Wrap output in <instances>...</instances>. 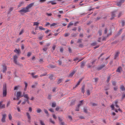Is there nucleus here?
<instances>
[{
  "mask_svg": "<svg viewBox=\"0 0 125 125\" xmlns=\"http://www.w3.org/2000/svg\"><path fill=\"white\" fill-rule=\"evenodd\" d=\"M56 24L55 23H53L50 25V27H51L52 26H54L56 25Z\"/></svg>",
  "mask_w": 125,
  "mask_h": 125,
  "instance_id": "37998d69",
  "label": "nucleus"
},
{
  "mask_svg": "<svg viewBox=\"0 0 125 125\" xmlns=\"http://www.w3.org/2000/svg\"><path fill=\"white\" fill-rule=\"evenodd\" d=\"M108 31V29L107 28H106L105 29L104 31V33L105 34H106Z\"/></svg>",
  "mask_w": 125,
  "mask_h": 125,
  "instance_id": "de8ad7c7",
  "label": "nucleus"
},
{
  "mask_svg": "<svg viewBox=\"0 0 125 125\" xmlns=\"http://www.w3.org/2000/svg\"><path fill=\"white\" fill-rule=\"evenodd\" d=\"M52 116L53 117L54 119H55V120H56V119L57 118V117L56 116L55 114H52Z\"/></svg>",
  "mask_w": 125,
  "mask_h": 125,
  "instance_id": "473e14b6",
  "label": "nucleus"
},
{
  "mask_svg": "<svg viewBox=\"0 0 125 125\" xmlns=\"http://www.w3.org/2000/svg\"><path fill=\"white\" fill-rule=\"evenodd\" d=\"M19 87V86H17L14 87V90H17Z\"/></svg>",
  "mask_w": 125,
  "mask_h": 125,
  "instance_id": "ea45409f",
  "label": "nucleus"
},
{
  "mask_svg": "<svg viewBox=\"0 0 125 125\" xmlns=\"http://www.w3.org/2000/svg\"><path fill=\"white\" fill-rule=\"evenodd\" d=\"M39 121L41 125H45V124L44 123V122L42 120H40Z\"/></svg>",
  "mask_w": 125,
  "mask_h": 125,
  "instance_id": "4be33fe9",
  "label": "nucleus"
},
{
  "mask_svg": "<svg viewBox=\"0 0 125 125\" xmlns=\"http://www.w3.org/2000/svg\"><path fill=\"white\" fill-rule=\"evenodd\" d=\"M39 28L41 30H45V29L44 28H43L42 26H39Z\"/></svg>",
  "mask_w": 125,
  "mask_h": 125,
  "instance_id": "bb28decb",
  "label": "nucleus"
},
{
  "mask_svg": "<svg viewBox=\"0 0 125 125\" xmlns=\"http://www.w3.org/2000/svg\"><path fill=\"white\" fill-rule=\"evenodd\" d=\"M60 108V107L59 106H57L55 110L57 111H58Z\"/></svg>",
  "mask_w": 125,
  "mask_h": 125,
  "instance_id": "0e129e2a",
  "label": "nucleus"
},
{
  "mask_svg": "<svg viewBox=\"0 0 125 125\" xmlns=\"http://www.w3.org/2000/svg\"><path fill=\"white\" fill-rule=\"evenodd\" d=\"M84 88L85 86L84 85H83L82 86V92L83 93H84Z\"/></svg>",
  "mask_w": 125,
  "mask_h": 125,
  "instance_id": "f3484780",
  "label": "nucleus"
},
{
  "mask_svg": "<svg viewBox=\"0 0 125 125\" xmlns=\"http://www.w3.org/2000/svg\"><path fill=\"white\" fill-rule=\"evenodd\" d=\"M56 104L55 102H53L52 104V107H55L56 106Z\"/></svg>",
  "mask_w": 125,
  "mask_h": 125,
  "instance_id": "412c9836",
  "label": "nucleus"
},
{
  "mask_svg": "<svg viewBox=\"0 0 125 125\" xmlns=\"http://www.w3.org/2000/svg\"><path fill=\"white\" fill-rule=\"evenodd\" d=\"M58 61L59 64V65H61L62 63V61H61V60H58Z\"/></svg>",
  "mask_w": 125,
  "mask_h": 125,
  "instance_id": "3c124183",
  "label": "nucleus"
},
{
  "mask_svg": "<svg viewBox=\"0 0 125 125\" xmlns=\"http://www.w3.org/2000/svg\"><path fill=\"white\" fill-rule=\"evenodd\" d=\"M98 33L99 34V36H101L102 34V31L101 30H99L98 31Z\"/></svg>",
  "mask_w": 125,
  "mask_h": 125,
  "instance_id": "4c0bfd02",
  "label": "nucleus"
},
{
  "mask_svg": "<svg viewBox=\"0 0 125 125\" xmlns=\"http://www.w3.org/2000/svg\"><path fill=\"white\" fill-rule=\"evenodd\" d=\"M81 67H83L85 63L84 62H81Z\"/></svg>",
  "mask_w": 125,
  "mask_h": 125,
  "instance_id": "f704fd0d",
  "label": "nucleus"
},
{
  "mask_svg": "<svg viewBox=\"0 0 125 125\" xmlns=\"http://www.w3.org/2000/svg\"><path fill=\"white\" fill-rule=\"evenodd\" d=\"M79 107H80V106L78 107V105L76 107V108L75 109V110L76 111H79Z\"/></svg>",
  "mask_w": 125,
  "mask_h": 125,
  "instance_id": "58836bf2",
  "label": "nucleus"
},
{
  "mask_svg": "<svg viewBox=\"0 0 125 125\" xmlns=\"http://www.w3.org/2000/svg\"><path fill=\"white\" fill-rule=\"evenodd\" d=\"M112 83L113 85H116V83L115 82L113 81L112 82Z\"/></svg>",
  "mask_w": 125,
  "mask_h": 125,
  "instance_id": "69168bd1",
  "label": "nucleus"
},
{
  "mask_svg": "<svg viewBox=\"0 0 125 125\" xmlns=\"http://www.w3.org/2000/svg\"><path fill=\"white\" fill-rule=\"evenodd\" d=\"M3 73H5L7 70V67L3 65Z\"/></svg>",
  "mask_w": 125,
  "mask_h": 125,
  "instance_id": "9b49d317",
  "label": "nucleus"
},
{
  "mask_svg": "<svg viewBox=\"0 0 125 125\" xmlns=\"http://www.w3.org/2000/svg\"><path fill=\"white\" fill-rule=\"evenodd\" d=\"M73 25V23H70L68 25V26H67V28H68L70 27L71 25Z\"/></svg>",
  "mask_w": 125,
  "mask_h": 125,
  "instance_id": "a18cd8bd",
  "label": "nucleus"
},
{
  "mask_svg": "<svg viewBox=\"0 0 125 125\" xmlns=\"http://www.w3.org/2000/svg\"><path fill=\"white\" fill-rule=\"evenodd\" d=\"M7 94V89L6 84L5 83L3 87V97L6 96Z\"/></svg>",
  "mask_w": 125,
  "mask_h": 125,
  "instance_id": "f03ea898",
  "label": "nucleus"
},
{
  "mask_svg": "<svg viewBox=\"0 0 125 125\" xmlns=\"http://www.w3.org/2000/svg\"><path fill=\"white\" fill-rule=\"evenodd\" d=\"M83 100H82L81 101H80L79 104H78V107L80 106H81V105H82L83 104Z\"/></svg>",
  "mask_w": 125,
  "mask_h": 125,
  "instance_id": "aec40b11",
  "label": "nucleus"
},
{
  "mask_svg": "<svg viewBox=\"0 0 125 125\" xmlns=\"http://www.w3.org/2000/svg\"><path fill=\"white\" fill-rule=\"evenodd\" d=\"M84 112L85 113L87 112V107H84L83 108Z\"/></svg>",
  "mask_w": 125,
  "mask_h": 125,
  "instance_id": "c85d7f7f",
  "label": "nucleus"
},
{
  "mask_svg": "<svg viewBox=\"0 0 125 125\" xmlns=\"http://www.w3.org/2000/svg\"><path fill=\"white\" fill-rule=\"evenodd\" d=\"M37 84V83L36 82H35V85H32L31 87L32 88H34L36 85Z\"/></svg>",
  "mask_w": 125,
  "mask_h": 125,
  "instance_id": "72a5a7b5",
  "label": "nucleus"
},
{
  "mask_svg": "<svg viewBox=\"0 0 125 125\" xmlns=\"http://www.w3.org/2000/svg\"><path fill=\"white\" fill-rule=\"evenodd\" d=\"M42 110L41 109L38 108L37 109L36 111L37 113H39L42 112Z\"/></svg>",
  "mask_w": 125,
  "mask_h": 125,
  "instance_id": "5701e85b",
  "label": "nucleus"
},
{
  "mask_svg": "<svg viewBox=\"0 0 125 125\" xmlns=\"http://www.w3.org/2000/svg\"><path fill=\"white\" fill-rule=\"evenodd\" d=\"M62 81V79H59L58 80V82H57V83L58 84L60 83H61Z\"/></svg>",
  "mask_w": 125,
  "mask_h": 125,
  "instance_id": "79ce46f5",
  "label": "nucleus"
},
{
  "mask_svg": "<svg viewBox=\"0 0 125 125\" xmlns=\"http://www.w3.org/2000/svg\"><path fill=\"white\" fill-rule=\"evenodd\" d=\"M13 8L12 7H10V9H9V12L8 13V14H9L13 10Z\"/></svg>",
  "mask_w": 125,
  "mask_h": 125,
  "instance_id": "7c9ffc66",
  "label": "nucleus"
},
{
  "mask_svg": "<svg viewBox=\"0 0 125 125\" xmlns=\"http://www.w3.org/2000/svg\"><path fill=\"white\" fill-rule=\"evenodd\" d=\"M24 98H26V99L25 100V101L26 102L27 101H28L29 97L28 95L27 94H25V93H24Z\"/></svg>",
  "mask_w": 125,
  "mask_h": 125,
  "instance_id": "0eeeda50",
  "label": "nucleus"
},
{
  "mask_svg": "<svg viewBox=\"0 0 125 125\" xmlns=\"http://www.w3.org/2000/svg\"><path fill=\"white\" fill-rule=\"evenodd\" d=\"M3 101H0V109H2L5 108V104H2Z\"/></svg>",
  "mask_w": 125,
  "mask_h": 125,
  "instance_id": "6e6552de",
  "label": "nucleus"
},
{
  "mask_svg": "<svg viewBox=\"0 0 125 125\" xmlns=\"http://www.w3.org/2000/svg\"><path fill=\"white\" fill-rule=\"evenodd\" d=\"M122 14V13L121 12H120L118 15V17H120Z\"/></svg>",
  "mask_w": 125,
  "mask_h": 125,
  "instance_id": "052dcab7",
  "label": "nucleus"
},
{
  "mask_svg": "<svg viewBox=\"0 0 125 125\" xmlns=\"http://www.w3.org/2000/svg\"><path fill=\"white\" fill-rule=\"evenodd\" d=\"M69 35L70 34L69 33H65L64 34V36L65 37H66Z\"/></svg>",
  "mask_w": 125,
  "mask_h": 125,
  "instance_id": "e433bc0d",
  "label": "nucleus"
},
{
  "mask_svg": "<svg viewBox=\"0 0 125 125\" xmlns=\"http://www.w3.org/2000/svg\"><path fill=\"white\" fill-rule=\"evenodd\" d=\"M111 78V77L110 76H109L107 78V82H108L110 80Z\"/></svg>",
  "mask_w": 125,
  "mask_h": 125,
  "instance_id": "09e8293b",
  "label": "nucleus"
},
{
  "mask_svg": "<svg viewBox=\"0 0 125 125\" xmlns=\"http://www.w3.org/2000/svg\"><path fill=\"white\" fill-rule=\"evenodd\" d=\"M44 110L45 113L47 114V115L48 116L49 114L48 113V112L47 110L46 109H44Z\"/></svg>",
  "mask_w": 125,
  "mask_h": 125,
  "instance_id": "c9c22d12",
  "label": "nucleus"
},
{
  "mask_svg": "<svg viewBox=\"0 0 125 125\" xmlns=\"http://www.w3.org/2000/svg\"><path fill=\"white\" fill-rule=\"evenodd\" d=\"M117 5L118 6H120L121 5V4L120 2L119 1V2H118L117 3Z\"/></svg>",
  "mask_w": 125,
  "mask_h": 125,
  "instance_id": "49530a36",
  "label": "nucleus"
},
{
  "mask_svg": "<svg viewBox=\"0 0 125 125\" xmlns=\"http://www.w3.org/2000/svg\"><path fill=\"white\" fill-rule=\"evenodd\" d=\"M23 93V95H21L22 93L21 91H19L17 92V100H19L20 99V98L21 97L24 96V93Z\"/></svg>",
  "mask_w": 125,
  "mask_h": 125,
  "instance_id": "20e7f679",
  "label": "nucleus"
},
{
  "mask_svg": "<svg viewBox=\"0 0 125 125\" xmlns=\"http://www.w3.org/2000/svg\"><path fill=\"white\" fill-rule=\"evenodd\" d=\"M14 51L15 52H16L18 54L20 52V50H17V49L15 50Z\"/></svg>",
  "mask_w": 125,
  "mask_h": 125,
  "instance_id": "a211bd4d",
  "label": "nucleus"
},
{
  "mask_svg": "<svg viewBox=\"0 0 125 125\" xmlns=\"http://www.w3.org/2000/svg\"><path fill=\"white\" fill-rule=\"evenodd\" d=\"M26 114L27 117V118L29 120V121L30 122V120L31 119V117L29 113L28 112H27L26 113Z\"/></svg>",
  "mask_w": 125,
  "mask_h": 125,
  "instance_id": "1a4fd4ad",
  "label": "nucleus"
},
{
  "mask_svg": "<svg viewBox=\"0 0 125 125\" xmlns=\"http://www.w3.org/2000/svg\"><path fill=\"white\" fill-rule=\"evenodd\" d=\"M24 83L25 84V88L24 89V90L25 91L26 90V88H27V86L28 85V84L26 82H24Z\"/></svg>",
  "mask_w": 125,
  "mask_h": 125,
  "instance_id": "cd10ccee",
  "label": "nucleus"
},
{
  "mask_svg": "<svg viewBox=\"0 0 125 125\" xmlns=\"http://www.w3.org/2000/svg\"><path fill=\"white\" fill-rule=\"evenodd\" d=\"M48 48L47 47H45L43 49V50L44 51H46L48 49Z\"/></svg>",
  "mask_w": 125,
  "mask_h": 125,
  "instance_id": "864d4df0",
  "label": "nucleus"
},
{
  "mask_svg": "<svg viewBox=\"0 0 125 125\" xmlns=\"http://www.w3.org/2000/svg\"><path fill=\"white\" fill-rule=\"evenodd\" d=\"M31 75H32V77L34 78H38V75H36L35 76H34V74L35 73H31Z\"/></svg>",
  "mask_w": 125,
  "mask_h": 125,
  "instance_id": "ddd939ff",
  "label": "nucleus"
},
{
  "mask_svg": "<svg viewBox=\"0 0 125 125\" xmlns=\"http://www.w3.org/2000/svg\"><path fill=\"white\" fill-rule=\"evenodd\" d=\"M50 67L52 68H53L55 67V66L52 65H50Z\"/></svg>",
  "mask_w": 125,
  "mask_h": 125,
  "instance_id": "338daca9",
  "label": "nucleus"
},
{
  "mask_svg": "<svg viewBox=\"0 0 125 125\" xmlns=\"http://www.w3.org/2000/svg\"><path fill=\"white\" fill-rule=\"evenodd\" d=\"M60 123L61 125H65L64 123V122H61Z\"/></svg>",
  "mask_w": 125,
  "mask_h": 125,
  "instance_id": "774afa93",
  "label": "nucleus"
},
{
  "mask_svg": "<svg viewBox=\"0 0 125 125\" xmlns=\"http://www.w3.org/2000/svg\"><path fill=\"white\" fill-rule=\"evenodd\" d=\"M75 73V71H72V72H71V73H70L69 74V77H72L73 75Z\"/></svg>",
  "mask_w": 125,
  "mask_h": 125,
  "instance_id": "9d476101",
  "label": "nucleus"
},
{
  "mask_svg": "<svg viewBox=\"0 0 125 125\" xmlns=\"http://www.w3.org/2000/svg\"><path fill=\"white\" fill-rule=\"evenodd\" d=\"M120 89L122 91H124L125 90V89L124 86L123 85H121L120 88Z\"/></svg>",
  "mask_w": 125,
  "mask_h": 125,
  "instance_id": "dca6fc26",
  "label": "nucleus"
},
{
  "mask_svg": "<svg viewBox=\"0 0 125 125\" xmlns=\"http://www.w3.org/2000/svg\"><path fill=\"white\" fill-rule=\"evenodd\" d=\"M116 13V11H115L112 12L111 16L112 18H111V20H112L114 17L115 16Z\"/></svg>",
  "mask_w": 125,
  "mask_h": 125,
  "instance_id": "423d86ee",
  "label": "nucleus"
},
{
  "mask_svg": "<svg viewBox=\"0 0 125 125\" xmlns=\"http://www.w3.org/2000/svg\"><path fill=\"white\" fill-rule=\"evenodd\" d=\"M122 70V68L121 67H119L117 69L116 71L117 72H120V71Z\"/></svg>",
  "mask_w": 125,
  "mask_h": 125,
  "instance_id": "393cba45",
  "label": "nucleus"
},
{
  "mask_svg": "<svg viewBox=\"0 0 125 125\" xmlns=\"http://www.w3.org/2000/svg\"><path fill=\"white\" fill-rule=\"evenodd\" d=\"M58 118L59 121L60 123H61V122H62V121L63 120V119L62 117L61 118L59 117H58Z\"/></svg>",
  "mask_w": 125,
  "mask_h": 125,
  "instance_id": "a878e982",
  "label": "nucleus"
},
{
  "mask_svg": "<svg viewBox=\"0 0 125 125\" xmlns=\"http://www.w3.org/2000/svg\"><path fill=\"white\" fill-rule=\"evenodd\" d=\"M31 55V53L30 52H28L27 53V56L28 57H29Z\"/></svg>",
  "mask_w": 125,
  "mask_h": 125,
  "instance_id": "e2e57ef3",
  "label": "nucleus"
},
{
  "mask_svg": "<svg viewBox=\"0 0 125 125\" xmlns=\"http://www.w3.org/2000/svg\"><path fill=\"white\" fill-rule=\"evenodd\" d=\"M121 24L122 26H124L125 25V22L124 21H123L122 22Z\"/></svg>",
  "mask_w": 125,
  "mask_h": 125,
  "instance_id": "8fccbe9b",
  "label": "nucleus"
},
{
  "mask_svg": "<svg viewBox=\"0 0 125 125\" xmlns=\"http://www.w3.org/2000/svg\"><path fill=\"white\" fill-rule=\"evenodd\" d=\"M119 53V52H117L115 54V57H114V59H116L117 57L118 56V55Z\"/></svg>",
  "mask_w": 125,
  "mask_h": 125,
  "instance_id": "2eb2a0df",
  "label": "nucleus"
},
{
  "mask_svg": "<svg viewBox=\"0 0 125 125\" xmlns=\"http://www.w3.org/2000/svg\"><path fill=\"white\" fill-rule=\"evenodd\" d=\"M53 75H52L51 74L50 75L49 78L50 79L52 80L53 79Z\"/></svg>",
  "mask_w": 125,
  "mask_h": 125,
  "instance_id": "c03bdc74",
  "label": "nucleus"
},
{
  "mask_svg": "<svg viewBox=\"0 0 125 125\" xmlns=\"http://www.w3.org/2000/svg\"><path fill=\"white\" fill-rule=\"evenodd\" d=\"M114 103L115 105V107L117 108H119V106L117 104L118 103V101H115Z\"/></svg>",
  "mask_w": 125,
  "mask_h": 125,
  "instance_id": "4468645a",
  "label": "nucleus"
},
{
  "mask_svg": "<svg viewBox=\"0 0 125 125\" xmlns=\"http://www.w3.org/2000/svg\"><path fill=\"white\" fill-rule=\"evenodd\" d=\"M9 118L10 120H11L12 119V116L10 114H9L8 115Z\"/></svg>",
  "mask_w": 125,
  "mask_h": 125,
  "instance_id": "b1692460",
  "label": "nucleus"
},
{
  "mask_svg": "<svg viewBox=\"0 0 125 125\" xmlns=\"http://www.w3.org/2000/svg\"><path fill=\"white\" fill-rule=\"evenodd\" d=\"M68 118L71 121H72V117L71 116H68Z\"/></svg>",
  "mask_w": 125,
  "mask_h": 125,
  "instance_id": "5fc2aeb1",
  "label": "nucleus"
},
{
  "mask_svg": "<svg viewBox=\"0 0 125 125\" xmlns=\"http://www.w3.org/2000/svg\"><path fill=\"white\" fill-rule=\"evenodd\" d=\"M6 115L5 114H3L2 115V118L1 119V121L2 123H5L6 122Z\"/></svg>",
  "mask_w": 125,
  "mask_h": 125,
  "instance_id": "39448f33",
  "label": "nucleus"
},
{
  "mask_svg": "<svg viewBox=\"0 0 125 125\" xmlns=\"http://www.w3.org/2000/svg\"><path fill=\"white\" fill-rule=\"evenodd\" d=\"M29 111L30 112H31L32 111V108L31 107H30L29 108Z\"/></svg>",
  "mask_w": 125,
  "mask_h": 125,
  "instance_id": "603ef678",
  "label": "nucleus"
},
{
  "mask_svg": "<svg viewBox=\"0 0 125 125\" xmlns=\"http://www.w3.org/2000/svg\"><path fill=\"white\" fill-rule=\"evenodd\" d=\"M13 59L14 62L16 64L20 66H23L21 64H20L19 62H18L17 59L18 57L16 55H15L13 56Z\"/></svg>",
  "mask_w": 125,
  "mask_h": 125,
  "instance_id": "7ed1b4c3",
  "label": "nucleus"
},
{
  "mask_svg": "<svg viewBox=\"0 0 125 125\" xmlns=\"http://www.w3.org/2000/svg\"><path fill=\"white\" fill-rule=\"evenodd\" d=\"M114 105H114L113 104H112L111 105V107L112 108V110H114Z\"/></svg>",
  "mask_w": 125,
  "mask_h": 125,
  "instance_id": "a19ab883",
  "label": "nucleus"
},
{
  "mask_svg": "<svg viewBox=\"0 0 125 125\" xmlns=\"http://www.w3.org/2000/svg\"><path fill=\"white\" fill-rule=\"evenodd\" d=\"M52 95L50 94H49L48 95V98L49 99H51Z\"/></svg>",
  "mask_w": 125,
  "mask_h": 125,
  "instance_id": "680f3d73",
  "label": "nucleus"
},
{
  "mask_svg": "<svg viewBox=\"0 0 125 125\" xmlns=\"http://www.w3.org/2000/svg\"><path fill=\"white\" fill-rule=\"evenodd\" d=\"M34 4V3L30 4L25 8H22L21 10L19 11V12H20L21 14L23 15L26 12H29V9L31 8V7L33 6Z\"/></svg>",
  "mask_w": 125,
  "mask_h": 125,
  "instance_id": "f257e3e1",
  "label": "nucleus"
},
{
  "mask_svg": "<svg viewBox=\"0 0 125 125\" xmlns=\"http://www.w3.org/2000/svg\"><path fill=\"white\" fill-rule=\"evenodd\" d=\"M46 14L48 16H51L52 15V14L51 13H46Z\"/></svg>",
  "mask_w": 125,
  "mask_h": 125,
  "instance_id": "6e6d98bb",
  "label": "nucleus"
},
{
  "mask_svg": "<svg viewBox=\"0 0 125 125\" xmlns=\"http://www.w3.org/2000/svg\"><path fill=\"white\" fill-rule=\"evenodd\" d=\"M87 95H89L90 94V91L89 90H88L87 92Z\"/></svg>",
  "mask_w": 125,
  "mask_h": 125,
  "instance_id": "bf43d9fd",
  "label": "nucleus"
},
{
  "mask_svg": "<svg viewBox=\"0 0 125 125\" xmlns=\"http://www.w3.org/2000/svg\"><path fill=\"white\" fill-rule=\"evenodd\" d=\"M39 23L38 22H34V24L33 25V26H35L37 25V26L38 25Z\"/></svg>",
  "mask_w": 125,
  "mask_h": 125,
  "instance_id": "2f4dec72",
  "label": "nucleus"
},
{
  "mask_svg": "<svg viewBox=\"0 0 125 125\" xmlns=\"http://www.w3.org/2000/svg\"><path fill=\"white\" fill-rule=\"evenodd\" d=\"M51 3L52 5L55 4H56V3L54 2L53 1H50L48 2V3Z\"/></svg>",
  "mask_w": 125,
  "mask_h": 125,
  "instance_id": "6ab92c4d",
  "label": "nucleus"
},
{
  "mask_svg": "<svg viewBox=\"0 0 125 125\" xmlns=\"http://www.w3.org/2000/svg\"><path fill=\"white\" fill-rule=\"evenodd\" d=\"M92 106H95L97 105V104L95 103H92Z\"/></svg>",
  "mask_w": 125,
  "mask_h": 125,
  "instance_id": "4d7b16f0",
  "label": "nucleus"
},
{
  "mask_svg": "<svg viewBox=\"0 0 125 125\" xmlns=\"http://www.w3.org/2000/svg\"><path fill=\"white\" fill-rule=\"evenodd\" d=\"M10 104V101H9L7 103V107H8L9 105Z\"/></svg>",
  "mask_w": 125,
  "mask_h": 125,
  "instance_id": "13d9d810",
  "label": "nucleus"
},
{
  "mask_svg": "<svg viewBox=\"0 0 125 125\" xmlns=\"http://www.w3.org/2000/svg\"><path fill=\"white\" fill-rule=\"evenodd\" d=\"M24 2L23 1H22L19 4L18 6V7L19 8L21 7L22 5L24 4Z\"/></svg>",
  "mask_w": 125,
  "mask_h": 125,
  "instance_id": "f8f14e48",
  "label": "nucleus"
},
{
  "mask_svg": "<svg viewBox=\"0 0 125 125\" xmlns=\"http://www.w3.org/2000/svg\"><path fill=\"white\" fill-rule=\"evenodd\" d=\"M49 120L50 122H51L53 124H55V122H54L52 120V119L51 118H50L49 119Z\"/></svg>",
  "mask_w": 125,
  "mask_h": 125,
  "instance_id": "c756f323",
  "label": "nucleus"
}]
</instances>
